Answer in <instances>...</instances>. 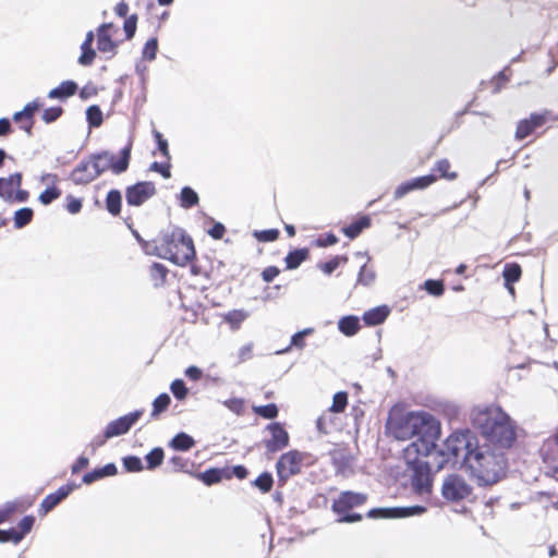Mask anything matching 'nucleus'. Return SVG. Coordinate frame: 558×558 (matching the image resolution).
<instances>
[{
  "label": "nucleus",
  "mask_w": 558,
  "mask_h": 558,
  "mask_svg": "<svg viewBox=\"0 0 558 558\" xmlns=\"http://www.w3.org/2000/svg\"><path fill=\"white\" fill-rule=\"evenodd\" d=\"M386 432L397 440L417 438L404 449V459L412 460L417 456H429L440 436V423L424 411H407L395 405L389 411Z\"/></svg>",
  "instance_id": "1"
},
{
  "label": "nucleus",
  "mask_w": 558,
  "mask_h": 558,
  "mask_svg": "<svg viewBox=\"0 0 558 558\" xmlns=\"http://www.w3.org/2000/svg\"><path fill=\"white\" fill-rule=\"evenodd\" d=\"M471 420L485 440L498 449L509 448L515 440V425L499 407L476 408L472 411Z\"/></svg>",
  "instance_id": "2"
},
{
  "label": "nucleus",
  "mask_w": 558,
  "mask_h": 558,
  "mask_svg": "<svg viewBox=\"0 0 558 558\" xmlns=\"http://www.w3.org/2000/svg\"><path fill=\"white\" fill-rule=\"evenodd\" d=\"M464 465L483 486L498 483L506 473L507 461L501 449L478 442L464 454Z\"/></svg>",
  "instance_id": "3"
},
{
  "label": "nucleus",
  "mask_w": 558,
  "mask_h": 558,
  "mask_svg": "<svg viewBox=\"0 0 558 558\" xmlns=\"http://www.w3.org/2000/svg\"><path fill=\"white\" fill-rule=\"evenodd\" d=\"M119 33L120 28L112 23L99 25L96 33L89 31L81 45V56L77 62L84 66L90 65L94 62L96 58V50L93 48L95 37H97V50L105 54L106 59L113 58L120 45V40L118 39Z\"/></svg>",
  "instance_id": "4"
},
{
  "label": "nucleus",
  "mask_w": 558,
  "mask_h": 558,
  "mask_svg": "<svg viewBox=\"0 0 558 558\" xmlns=\"http://www.w3.org/2000/svg\"><path fill=\"white\" fill-rule=\"evenodd\" d=\"M158 256L171 260L179 266H185L195 256L193 241L182 229H173L159 240L156 246Z\"/></svg>",
  "instance_id": "5"
},
{
  "label": "nucleus",
  "mask_w": 558,
  "mask_h": 558,
  "mask_svg": "<svg viewBox=\"0 0 558 558\" xmlns=\"http://www.w3.org/2000/svg\"><path fill=\"white\" fill-rule=\"evenodd\" d=\"M476 444L477 440L469 430L454 432L446 439L444 449L436 450L435 448L429 456H438L439 460H436L437 466L442 468L444 464L450 461L456 463L460 456L464 457Z\"/></svg>",
  "instance_id": "6"
},
{
  "label": "nucleus",
  "mask_w": 558,
  "mask_h": 558,
  "mask_svg": "<svg viewBox=\"0 0 558 558\" xmlns=\"http://www.w3.org/2000/svg\"><path fill=\"white\" fill-rule=\"evenodd\" d=\"M132 144L129 143L120 150L119 156L109 151H102L90 157L94 169L84 179H95L106 170L116 174L124 172L130 162Z\"/></svg>",
  "instance_id": "7"
},
{
  "label": "nucleus",
  "mask_w": 558,
  "mask_h": 558,
  "mask_svg": "<svg viewBox=\"0 0 558 558\" xmlns=\"http://www.w3.org/2000/svg\"><path fill=\"white\" fill-rule=\"evenodd\" d=\"M427 456H417L412 460H407L410 466V483L412 490L423 499H428L433 490V475L428 462L421 458Z\"/></svg>",
  "instance_id": "8"
},
{
  "label": "nucleus",
  "mask_w": 558,
  "mask_h": 558,
  "mask_svg": "<svg viewBox=\"0 0 558 558\" xmlns=\"http://www.w3.org/2000/svg\"><path fill=\"white\" fill-rule=\"evenodd\" d=\"M367 496L362 493L343 492L332 504V510L340 515L338 522L353 523L361 521L362 515L348 513L349 510L365 504Z\"/></svg>",
  "instance_id": "9"
},
{
  "label": "nucleus",
  "mask_w": 558,
  "mask_h": 558,
  "mask_svg": "<svg viewBox=\"0 0 558 558\" xmlns=\"http://www.w3.org/2000/svg\"><path fill=\"white\" fill-rule=\"evenodd\" d=\"M472 486L458 474L448 475L441 486V495L447 501L458 502L465 500L472 494Z\"/></svg>",
  "instance_id": "10"
},
{
  "label": "nucleus",
  "mask_w": 558,
  "mask_h": 558,
  "mask_svg": "<svg viewBox=\"0 0 558 558\" xmlns=\"http://www.w3.org/2000/svg\"><path fill=\"white\" fill-rule=\"evenodd\" d=\"M22 174L20 172L0 178V197L7 203H23L28 199V192L21 189Z\"/></svg>",
  "instance_id": "11"
},
{
  "label": "nucleus",
  "mask_w": 558,
  "mask_h": 558,
  "mask_svg": "<svg viewBox=\"0 0 558 558\" xmlns=\"http://www.w3.org/2000/svg\"><path fill=\"white\" fill-rule=\"evenodd\" d=\"M306 453L298 450H290L283 453L276 465L277 474L280 481L286 482L291 476L301 471Z\"/></svg>",
  "instance_id": "12"
},
{
  "label": "nucleus",
  "mask_w": 558,
  "mask_h": 558,
  "mask_svg": "<svg viewBox=\"0 0 558 558\" xmlns=\"http://www.w3.org/2000/svg\"><path fill=\"white\" fill-rule=\"evenodd\" d=\"M266 430L269 433V438L264 439L267 453L278 452L289 446L290 437L281 423H270Z\"/></svg>",
  "instance_id": "13"
},
{
  "label": "nucleus",
  "mask_w": 558,
  "mask_h": 558,
  "mask_svg": "<svg viewBox=\"0 0 558 558\" xmlns=\"http://www.w3.org/2000/svg\"><path fill=\"white\" fill-rule=\"evenodd\" d=\"M426 511L424 506L396 507V508H375L368 511L371 519H393L420 515Z\"/></svg>",
  "instance_id": "14"
},
{
  "label": "nucleus",
  "mask_w": 558,
  "mask_h": 558,
  "mask_svg": "<svg viewBox=\"0 0 558 558\" xmlns=\"http://www.w3.org/2000/svg\"><path fill=\"white\" fill-rule=\"evenodd\" d=\"M155 194V184L149 181H143L129 186L125 191V198L130 206H141Z\"/></svg>",
  "instance_id": "15"
},
{
  "label": "nucleus",
  "mask_w": 558,
  "mask_h": 558,
  "mask_svg": "<svg viewBox=\"0 0 558 558\" xmlns=\"http://www.w3.org/2000/svg\"><path fill=\"white\" fill-rule=\"evenodd\" d=\"M143 410H136L110 422L105 430V439L126 434L131 427L140 420V417L143 415Z\"/></svg>",
  "instance_id": "16"
},
{
  "label": "nucleus",
  "mask_w": 558,
  "mask_h": 558,
  "mask_svg": "<svg viewBox=\"0 0 558 558\" xmlns=\"http://www.w3.org/2000/svg\"><path fill=\"white\" fill-rule=\"evenodd\" d=\"M70 495V484L61 486L57 492L49 494L41 501L38 513L44 517Z\"/></svg>",
  "instance_id": "17"
},
{
  "label": "nucleus",
  "mask_w": 558,
  "mask_h": 558,
  "mask_svg": "<svg viewBox=\"0 0 558 558\" xmlns=\"http://www.w3.org/2000/svg\"><path fill=\"white\" fill-rule=\"evenodd\" d=\"M41 104L38 101L28 102L22 111L14 113L13 121H20L21 119H25V124H21V129L25 131L28 135L32 134V130L34 126V114L39 110Z\"/></svg>",
  "instance_id": "18"
},
{
  "label": "nucleus",
  "mask_w": 558,
  "mask_h": 558,
  "mask_svg": "<svg viewBox=\"0 0 558 558\" xmlns=\"http://www.w3.org/2000/svg\"><path fill=\"white\" fill-rule=\"evenodd\" d=\"M545 117L541 114H532L530 119L522 120L517 128L515 137L523 140L529 136L536 128L543 125Z\"/></svg>",
  "instance_id": "19"
},
{
  "label": "nucleus",
  "mask_w": 558,
  "mask_h": 558,
  "mask_svg": "<svg viewBox=\"0 0 558 558\" xmlns=\"http://www.w3.org/2000/svg\"><path fill=\"white\" fill-rule=\"evenodd\" d=\"M332 463L337 471L347 474L352 468V456L345 449H336L331 452Z\"/></svg>",
  "instance_id": "20"
},
{
  "label": "nucleus",
  "mask_w": 558,
  "mask_h": 558,
  "mask_svg": "<svg viewBox=\"0 0 558 558\" xmlns=\"http://www.w3.org/2000/svg\"><path fill=\"white\" fill-rule=\"evenodd\" d=\"M390 310L386 305L374 307L366 311L363 315V319L368 326H376L385 322L388 317Z\"/></svg>",
  "instance_id": "21"
},
{
  "label": "nucleus",
  "mask_w": 558,
  "mask_h": 558,
  "mask_svg": "<svg viewBox=\"0 0 558 558\" xmlns=\"http://www.w3.org/2000/svg\"><path fill=\"white\" fill-rule=\"evenodd\" d=\"M117 473V466L113 463H109L102 468L95 469L92 472L86 473L83 476V483L92 484L98 480H101L106 476H112Z\"/></svg>",
  "instance_id": "22"
},
{
  "label": "nucleus",
  "mask_w": 558,
  "mask_h": 558,
  "mask_svg": "<svg viewBox=\"0 0 558 558\" xmlns=\"http://www.w3.org/2000/svg\"><path fill=\"white\" fill-rule=\"evenodd\" d=\"M338 328L343 335L352 337L357 333L361 328L360 319L353 315L344 316L338 322Z\"/></svg>",
  "instance_id": "23"
},
{
  "label": "nucleus",
  "mask_w": 558,
  "mask_h": 558,
  "mask_svg": "<svg viewBox=\"0 0 558 558\" xmlns=\"http://www.w3.org/2000/svg\"><path fill=\"white\" fill-rule=\"evenodd\" d=\"M521 267L515 264V263H512V264H507L505 266V269H504V279H505V282H506V287L508 288L509 292L510 293H514V289L512 287V284L517 281H519L520 277H521Z\"/></svg>",
  "instance_id": "24"
},
{
  "label": "nucleus",
  "mask_w": 558,
  "mask_h": 558,
  "mask_svg": "<svg viewBox=\"0 0 558 558\" xmlns=\"http://www.w3.org/2000/svg\"><path fill=\"white\" fill-rule=\"evenodd\" d=\"M335 412L330 410L325 411L316 421V427L322 434H329L336 428Z\"/></svg>",
  "instance_id": "25"
},
{
  "label": "nucleus",
  "mask_w": 558,
  "mask_h": 558,
  "mask_svg": "<svg viewBox=\"0 0 558 558\" xmlns=\"http://www.w3.org/2000/svg\"><path fill=\"white\" fill-rule=\"evenodd\" d=\"M371 219L367 216L361 217L359 220L352 222L348 227L343 228V233L350 238H356L364 229L368 228Z\"/></svg>",
  "instance_id": "26"
},
{
  "label": "nucleus",
  "mask_w": 558,
  "mask_h": 558,
  "mask_svg": "<svg viewBox=\"0 0 558 558\" xmlns=\"http://www.w3.org/2000/svg\"><path fill=\"white\" fill-rule=\"evenodd\" d=\"M248 314L244 310H233L222 315V318L228 323L232 330L240 328L241 324L247 318Z\"/></svg>",
  "instance_id": "27"
},
{
  "label": "nucleus",
  "mask_w": 558,
  "mask_h": 558,
  "mask_svg": "<svg viewBox=\"0 0 558 558\" xmlns=\"http://www.w3.org/2000/svg\"><path fill=\"white\" fill-rule=\"evenodd\" d=\"M94 169L92 159H87L82 161L75 169L72 171V180L76 183H87L90 182L93 179H82L85 178L86 174L90 172V170Z\"/></svg>",
  "instance_id": "28"
},
{
  "label": "nucleus",
  "mask_w": 558,
  "mask_h": 558,
  "mask_svg": "<svg viewBox=\"0 0 558 558\" xmlns=\"http://www.w3.org/2000/svg\"><path fill=\"white\" fill-rule=\"evenodd\" d=\"M121 203V193L118 190L109 191L106 197V208L111 215L117 216L120 214Z\"/></svg>",
  "instance_id": "29"
},
{
  "label": "nucleus",
  "mask_w": 558,
  "mask_h": 558,
  "mask_svg": "<svg viewBox=\"0 0 558 558\" xmlns=\"http://www.w3.org/2000/svg\"><path fill=\"white\" fill-rule=\"evenodd\" d=\"M31 505L32 502H29L27 507ZM25 508L26 506L24 507L23 505H20L15 501L4 504L2 507H0V524L9 521L14 513L24 511Z\"/></svg>",
  "instance_id": "30"
},
{
  "label": "nucleus",
  "mask_w": 558,
  "mask_h": 558,
  "mask_svg": "<svg viewBox=\"0 0 558 558\" xmlns=\"http://www.w3.org/2000/svg\"><path fill=\"white\" fill-rule=\"evenodd\" d=\"M194 444L195 441L190 435L180 433L172 438L170 446L175 450L186 451L191 449Z\"/></svg>",
  "instance_id": "31"
},
{
  "label": "nucleus",
  "mask_w": 558,
  "mask_h": 558,
  "mask_svg": "<svg viewBox=\"0 0 558 558\" xmlns=\"http://www.w3.org/2000/svg\"><path fill=\"white\" fill-rule=\"evenodd\" d=\"M179 198L180 205L183 208H191L198 204L197 193L189 186H185L181 190Z\"/></svg>",
  "instance_id": "32"
},
{
  "label": "nucleus",
  "mask_w": 558,
  "mask_h": 558,
  "mask_svg": "<svg viewBox=\"0 0 558 558\" xmlns=\"http://www.w3.org/2000/svg\"><path fill=\"white\" fill-rule=\"evenodd\" d=\"M307 257V251L305 248L295 250L290 252L286 257V264L288 269L298 268L303 260Z\"/></svg>",
  "instance_id": "33"
},
{
  "label": "nucleus",
  "mask_w": 558,
  "mask_h": 558,
  "mask_svg": "<svg viewBox=\"0 0 558 558\" xmlns=\"http://www.w3.org/2000/svg\"><path fill=\"white\" fill-rule=\"evenodd\" d=\"M313 332H314L313 328H305V329L294 333L291 338L290 347H288L287 349H284L282 351H279L278 353H287L291 347H295L298 349H303L305 347L304 338L306 336L312 335Z\"/></svg>",
  "instance_id": "34"
},
{
  "label": "nucleus",
  "mask_w": 558,
  "mask_h": 558,
  "mask_svg": "<svg viewBox=\"0 0 558 558\" xmlns=\"http://www.w3.org/2000/svg\"><path fill=\"white\" fill-rule=\"evenodd\" d=\"M163 450L159 447L157 448H154L150 452H148L146 456H145V460H146V469L147 470H154L156 469L157 466H159L162 461H163Z\"/></svg>",
  "instance_id": "35"
},
{
  "label": "nucleus",
  "mask_w": 558,
  "mask_h": 558,
  "mask_svg": "<svg viewBox=\"0 0 558 558\" xmlns=\"http://www.w3.org/2000/svg\"><path fill=\"white\" fill-rule=\"evenodd\" d=\"M34 213L31 208L24 207L15 211L14 214V226L16 228H23L27 226L33 219Z\"/></svg>",
  "instance_id": "36"
},
{
  "label": "nucleus",
  "mask_w": 558,
  "mask_h": 558,
  "mask_svg": "<svg viewBox=\"0 0 558 558\" xmlns=\"http://www.w3.org/2000/svg\"><path fill=\"white\" fill-rule=\"evenodd\" d=\"M86 120L89 128H98L102 123V112L98 106H90L86 110Z\"/></svg>",
  "instance_id": "37"
},
{
  "label": "nucleus",
  "mask_w": 558,
  "mask_h": 558,
  "mask_svg": "<svg viewBox=\"0 0 558 558\" xmlns=\"http://www.w3.org/2000/svg\"><path fill=\"white\" fill-rule=\"evenodd\" d=\"M171 402L169 395L161 393L153 402L151 416L157 417L160 413L166 411Z\"/></svg>",
  "instance_id": "38"
},
{
  "label": "nucleus",
  "mask_w": 558,
  "mask_h": 558,
  "mask_svg": "<svg viewBox=\"0 0 558 558\" xmlns=\"http://www.w3.org/2000/svg\"><path fill=\"white\" fill-rule=\"evenodd\" d=\"M437 180L436 175L434 174H427L418 178H414L409 180L410 186L412 191L415 190H424L435 183Z\"/></svg>",
  "instance_id": "39"
},
{
  "label": "nucleus",
  "mask_w": 558,
  "mask_h": 558,
  "mask_svg": "<svg viewBox=\"0 0 558 558\" xmlns=\"http://www.w3.org/2000/svg\"><path fill=\"white\" fill-rule=\"evenodd\" d=\"M435 171H437L439 173V177L440 178H444L446 180H454L457 178V173L456 172H450L449 169H450V162L448 159H440L436 162L435 165Z\"/></svg>",
  "instance_id": "40"
},
{
  "label": "nucleus",
  "mask_w": 558,
  "mask_h": 558,
  "mask_svg": "<svg viewBox=\"0 0 558 558\" xmlns=\"http://www.w3.org/2000/svg\"><path fill=\"white\" fill-rule=\"evenodd\" d=\"M150 277L155 286H160L165 282L167 277V268L159 263H155L150 267Z\"/></svg>",
  "instance_id": "41"
},
{
  "label": "nucleus",
  "mask_w": 558,
  "mask_h": 558,
  "mask_svg": "<svg viewBox=\"0 0 558 558\" xmlns=\"http://www.w3.org/2000/svg\"><path fill=\"white\" fill-rule=\"evenodd\" d=\"M254 413L264 417V418H275L278 415V408L275 403H269L266 405H257L253 407Z\"/></svg>",
  "instance_id": "42"
},
{
  "label": "nucleus",
  "mask_w": 558,
  "mask_h": 558,
  "mask_svg": "<svg viewBox=\"0 0 558 558\" xmlns=\"http://www.w3.org/2000/svg\"><path fill=\"white\" fill-rule=\"evenodd\" d=\"M347 404H348V395H347V392L340 391L333 396L332 404L328 410H330L331 412H335V413H341L344 411Z\"/></svg>",
  "instance_id": "43"
},
{
  "label": "nucleus",
  "mask_w": 558,
  "mask_h": 558,
  "mask_svg": "<svg viewBox=\"0 0 558 558\" xmlns=\"http://www.w3.org/2000/svg\"><path fill=\"white\" fill-rule=\"evenodd\" d=\"M60 195H61L60 189H58L54 185L53 186H49L44 192L40 193L39 201L44 205H49L50 203H52L53 201L59 198Z\"/></svg>",
  "instance_id": "44"
},
{
  "label": "nucleus",
  "mask_w": 558,
  "mask_h": 558,
  "mask_svg": "<svg viewBox=\"0 0 558 558\" xmlns=\"http://www.w3.org/2000/svg\"><path fill=\"white\" fill-rule=\"evenodd\" d=\"M348 258L345 256H335L330 260L326 262L325 264L320 265V269L327 274H332L341 264L347 263Z\"/></svg>",
  "instance_id": "45"
},
{
  "label": "nucleus",
  "mask_w": 558,
  "mask_h": 558,
  "mask_svg": "<svg viewBox=\"0 0 558 558\" xmlns=\"http://www.w3.org/2000/svg\"><path fill=\"white\" fill-rule=\"evenodd\" d=\"M170 390L178 400H184L189 393V390L182 379L173 380L170 386Z\"/></svg>",
  "instance_id": "46"
},
{
  "label": "nucleus",
  "mask_w": 558,
  "mask_h": 558,
  "mask_svg": "<svg viewBox=\"0 0 558 558\" xmlns=\"http://www.w3.org/2000/svg\"><path fill=\"white\" fill-rule=\"evenodd\" d=\"M374 280H375L374 269L367 267L366 265L362 266V268L359 272L357 282L363 286H369L374 282Z\"/></svg>",
  "instance_id": "47"
},
{
  "label": "nucleus",
  "mask_w": 558,
  "mask_h": 558,
  "mask_svg": "<svg viewBox=\"0 0 558 558\" xmlns=\"http://www.w3.org/2000/svg\"><path fill=\"white\" fill-rule=\"evenodd\" d=\"M199 477L206 485H213L221 481L222 472L217 469H211L202 473Z\"/></svg>",
  "instance_id": "48"
},
{
  "label": "nucleus",
  "mask_w": 558,
  "mask_h": 558,
  "mask_svg": "<svg viewBox=\"0 0 558 558\" xmlns=\"http://www.w3.org/2000/svg\"><path fill=\"white\" fill-rule=\"evenodd\" d=\"M22 541V535L16 533V529L0 530V543H13L19 544Z\"/></svg>",
  "instance_id": "49"
},
{
  "label": "nucleus",
  "mask_w": 558,
  "mask_h": 558,
  "mask_svg": "<svg viewBox=\"0 0 558 558\" xmlns=\"http://www.w3.org/2000/svg\"><path fill=\"white\" fill-rule=\"evenodd\" d=\"M123 465L129 472H140L144 469L141 458L135 456L124 458Z\"/></svg>",
  "instance_id": "50"
},
{
  "label": "nucleus",
  "mask_w": 558,
  "mask_h": 558,
  "mask_svg": "<svg viewBox=\"0 0 558 558\" xmlns=\"http://www.w3.org/2000/svg\"><path fill=\"white\" fill-rule=\"evenodd\" d=\"M34 523H35V518L33 515H26L20 521L17 529H16V533L22 535V539L25 537L26 534H28L31 532Z\"/></svg>",
  "instance_id": "51"
},
{
  "label": "nucleus",
  "mask_w": 558,
  "mask_h": 558,
  "mask_svg": "<svg viewBox=\"0 0 558 558\" xmlns=\"http://www.w3.org/2000/svg\"><path fill=\"white\" fill-rule=\"evenodd\" d=\"M425 290L435 296H440L444 293V284L439 280L428 279L424 282Z\"/></svg>",
  "instance_id": "52"
},
{
  "label": "nucleus",
  "mask_w": 558,
  "mask_h": 558,
  "mask_svg": "<svg viewBox=\"0 0 558 558\" xmlns=\"http://www.w3.org/2000/svg\"><path fill=\"white\" fill-rule=\"evenodd\" d=\"M158 50V43L156 38H150L144 46L143 57L149 61L155 60Z\"/></svg>",
  "instance_id": "53"
},
{
  "label": "nucleus",
  "mask_w": 558,
  "mask_h": 558,
  "mask_svg": "<svg viewBox=\"0 0 558 558\" xmlns=\"http://www.w3.org/2000/svg\"><path fill=\"white\" fill-rule=\"evenodd\" d=\"M222 404L229 409L231 412L240 415L244 411V401L240 398H231L228 400H225Z\"/></svg>",
  "instance_id": "54"
},
{
  "label": "nucleus",
  "mask_w": 558,
  "mask_h": 558,
  "mask_svg": "<svg viewBox=\"0 0 558 558\" xmlns=\"http://www.w3.org/2000/svg\"><path fill=\"white\" fill-rule=\"evenodd\" d=\"M255 485L263 492L267 493L272 486V477L269 473H263L255 480Z\"/></svg>",
  "instance_id": "55"
},
{
  "label": "nucleus",
  "mask_w": 558,
  "mask_h": 558,
  "mask_svg": "<svg viewBox=\"0 0 558 558\" xmlns=\"http://www.w3.org/2000/svg\"><path fill=\"white\" fill-rule=\"evenodd\" d=\"M70 96V81H64L58 86L49 92L50 98L56 97H69Z\"/></svg>",
  "instance_id": "56"
},
{
  "label": "nucleus",
  "mask_w": 558,
  "mask_h": 558,
  "mask_svg": "<svg viewBox=\"0 0 558 558\" xmlns=\"http://www.w3.org/2000/svg\"><path fill=\"white\" fill-rule=\"evenodd\" d=\"M257 240L262 242H272L278 239L279 231L277 229L263 230L255 233Z\"/></svg>",
  "instance_id": "57"
},
{
  "label": "nucleus",
  "mask_w": 558,
  "mask_h": 558,
  "mask_svg": "<svg viewBox=\"0 0 558 558\" xmlns=\"http://www.w3.org/2000/svg\"><path fill=\"white\" fill-rule=\"evenodd\" d=\"M136 15H131L124 21L123 28L125 32L126 39L133 38L136 31Z\"/></svg>",
  "instance_id": "58"
},
{
  "label": "nucleus",
  "mask_w": 558,
  "mask_h": 558,
  "mask_svg": "<svg viewBox=\"0 0 558 558\" xmlns=\"http://www.w3.org/2000/svg\"><path fill=\"white\" fill-rule=\"evenodd\" d=\"M61 114V107H51L44 111L43 119L45 120V122L50 123L56 121Z\"/></svg>",
  "instance_id": "59"
},
{
  "label": "nucleus",
  "mask_w": 558,
  "mask_h": 558,
  "mask_svg": "<svg viewBox=\"0 0 558 558\" xmlns=\"http://www.w3.org/2000/svg\"><path fill=\"white\" fill-rule=\"evenodd\" d=\"M150 170L159 172L166 179H169L171 177L169 163H160L155 161L150 165Z\"/></svg>",
  "instance_id": "60"
},
{
  "label": "nucleus",
  "mask_w": 558,
  "mask_h": 558,
  "mask_svg": "<svg viewBox=\"0 0 558 558\" xmlns=\"http://www.w3.org/2000/svg\"><path fill=\"white\" fill-rule=\"evenodd\" d=\"M280 270L275 266L266 267L262 272V278L265 282H271L278 275Z\"/></svg>",
  "instance_id": "61"
},
{
  "label": "nucleus",
  "mask_w": 558,
  "mask_h": 558,
  "mask_svg": "<svg viewBox=\"0 0 558 558\" xmlns=\"http://www.w3.org/2000/svg\"><path fill=\"white\" fill-rule=\"evenodd\" d=\"M96 95H97V87L93 84H87L80 90V97L83 100H87Z\"/></svg>",
  "instance_id": "62"
},
{
  "label": "nucleus",
  "mask_w": 558,
  "mask_h": 558,
  "mask_svg": "<svg viewBox=\"0 0 558 558\" xmlns=\"http://www.w3.org/2000/svg\"><path fill=\"white\" fill-rule=\"evenodd\" d=\"M337 242H338L337 236L335 234H332V233H329V234H327L324 238L317 239L316 240V245L319 246V247H326V246L333 245Z\"/></svg>",
  "instance_id": "63"
},
{
  "label": "nucleus",
  "mask_w": 558,
  "mask_h": 558,
  "mask_svg": "<svg viewBox=\"0 0 558 558\" xmlns=\"http://www.w3.org/2000/svg\"><path fill=\"white\" fill-rule=\"evenodd\" d=\"M410 192H412V189L410 186L409 181L403 182V183H401L400 185L397 186V189L395 191V198L396 199L402 198L403 196H405Z\"/></svg>",
  "instance_id": "64"
}]
</instances>
